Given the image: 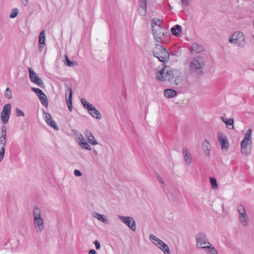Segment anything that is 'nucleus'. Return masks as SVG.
I'll return each instance as SVG.
<instances>
[{
  "label": "nucleus",
  "instance_id": "6e6d98bb",
  "mask_svg": "<svg viewBox=\"0 0 254 254\" xmlns=\"http://www.w3.org/2000/svg\"><path fill=\"white\" fill-rule=\"evenodd\" d=\"M68 107V109L69 110V111H72V105H68L67 106Z\"/></svg>",
  "mask_w": 254,
  "mask_h": 254
},
{
  "label": "nucleus",
  "instance_id": "0eeeda50",
  "mask_svg": "<svg viewBox=\"0 0 254 254\" xmlns=\"http://www.w3.org/2000/svg\"><path fill=\"white\" fill-rule=\"evenodd\" d=\"M118 217L120 220L125 224L132 231L136 230L135 222L132 217L122 215H118Z\"/></svg>",
  "mask_w": 254,
  "mask_h": 254
},
{
  "label": "nucleus",
  "instance_id": "58836bf2",
  "mask_svg": "<svg viewBox=\"0 0 254 254\" xmlns=\"http://www.w3.org/2000/svg\"><path fill=\"white\" fill-rule=\"evenodd\" d=\"M4 96L6 98H7L8 99H11L12 95H11V92L9 89V87H7L6 90L4 91Z\"/></svg>",
  "mask_w": 254,
  "mask_h": 254
},
{
  "label": "nucleus",
  "instance_id": "5fc2aeb1",
  "mask_svg": "<svg viewBox=\"0 0 254 254\" xmlns=\"http://www.w3.org/2000/svg\"><path fill=\"white\" fill-rule=\"evenodd\" d=\"M187 88V81L184 79V89L185 90Z\"/></svg>",
  "mask_w": 254,
  "mask_h": 254
},
{
  "label": "nucleus",
  "instance_id": "a211bd4d",
  "mask_svg": "<svg viewBox=\"0 0 254 254\" xmlns=\"http://www.w3.org/2000/svg\"><path fill=\"white\" fill-rule=\"evenodd\" d=\"M90 111H88L89 114L93 118L100 120L102 116L100 112L94 106H92Z\"/></svg>",
  "mask_w": 254,
  "mask_h": 254
},
{
  "label": "nucleus",
  "instance_id": "c03bdc74",
  "mask_svg": "<svg viewBox=\"0 0 254 254\" xmlns=\"http://www.w3.org/2000/svg\"><path fill=\"white\" fill-rule=\"evenodd\" d=\"M5 153V149L0 148V162L2 160Z\"/></svg>",
  "mask_w": 254,
  "mask_h": 254
},
{
  "label": "nucleus",
  "instance_id": "4d7b16f0",
  "mask_svg": "<svg viewBox=\"0 0 254 254\" xmlns=\"http://www.w3.org/2000/svg\"><path fill=\"white\" fill-rule=\"evenodd\" d=\"M93 152L94 154H95V155L98 154V152L96 150H93Z\"/></svg>",
  "mask_w": 254,
  "mask_h": 254
},
{
  "label": "nucleus",
  "instance_id": "de8ad7c7",
  "mask_svg": "<svg viewBox=\"0 0 254 254\" xmlns=\"http://www.w3.org/2000/svg\"><path fill=\"white\" fill-rule=\"evenodd\" d=\"M74 174L75 176L80 177L82 175V173L78 170H75L74 171Z\"/></svg>",
  "mask_w": 254,
  "mask_h": 254
},
{
  "label": "nucleus",
  "instance_id": "a878e982",
  "mask_svg": "<svg viewBox=\"0 0 254 254\" xmlns=\"http://www.w3.org/2000/svg\"><path fill=\"white\" fill-rule=\"evenodd\" d=\"M64 86L65 88V98H67V95H68V97H70L71 96V98H72V90L71 86L67 82L64 83Z\"/></svg>",
  "mask_w": 254,
  "mask_h": 254
},
{
  "label": "nucleus",
  "instance_id": "393cba45",
  "mask_svg": "<svg viewBox=\"0 0 254 254\" xmlns=\"http://www.w3.org/2000/svg\"><path fill=\"white\" fill-rule=\"evenodd\" d=\"M79 144L80 146L85 149L90 150H91V147L87 142L86 140L82 136L81 138H79Z\"/></svg>",
  "mask_w": 254,
  "mask_h": 254
},
{
  "label": "nucleus",
  "instance_id": "c85d7f7f",
  "mask_svg": "<svg viewBox=\"0 0 254 254\" xmlns=\"http://www.w3.org/2000/svg\"><path fill=\"white\" fill-rule=\"evenodd\" d=\"M180 73H178L177 75H175V77L173 81V83H175L176 85H180L182 84L183 80L182 77L179 75Z\"/></svg>",
  "mask_w": 254,
  "mask_h": 254
},
{
  "label": "nucleus",
  "instance_id": "3c124183",
  "mask_svg": "<svg viewBox=\"0 0 254 254\" xmlns=\"http://www.w3.org/2000/svg\"><path fill=\"white\" fill-rule=\"evenodd\" d=\"M157 178H158V180L159 182L160 183H161L162 184H164V182L163 179L160 176H158Z\"/></svg>",
  "mask_w": 254,
  "mask_h": 254
},
{
  "label": "nucleus",
  "instance_id": "7c9ffc66",
  "mask_svg": "<svg viewBox=\"0 0 254 254\" xmlns=\"http://www.w3.org/2000/svg\"><path fill=\"white\" fill-rule=\"evenodd\" d=\"M252 129L251 128L249 129L247 131V132L245 135V136L242 140H244V141H250L251 142L252 140L251 139V136L252 135Z\"/></svg>",
  "mask_w": 254,
  "mask_h": 254
},
{
  "label": "nucleus",
  "instance_id": "8fccbe9b",
  "mask_svg": "<svg viewBox=\"0 0 254 254\" xmlns=\"http://www.w3.org/2000/svg\"><path fill=\"white\" fill-rule=\"evenodd\" d=\"M181 1L183 3V4H184L186 6H187L189 5V0H181Z\"/></svg>",
  "mask_w": 254,
  "mask_h": 254
},
{
  "label": "nucleus",
  "instance_id": "f03ea898",
  "mask_svg": "<svg viewBox=\"0 0 254 254\" xmlns=\"http://www.w3.org/2000/svg\"><path fill=\"white\" fill-rule=\"evenodd\" d=\"M206 62V59L201 56L193 58L189 64L190 73L200 76H202L204 74L203 67Z\"/></svg>",
  "mask_w": 254,
  "mask_h": 254
},
{
  "label": "nucleus",
  "instance_id": "49530a36",
  "mask_svg": "<svg viewBox=\"0 0 254 254\" xmlns=\"http://www.w3.org/2000/svg\"><path fill=\"white\" fill-rule=\"evenodd\" d=\"M94 244L95 246L96 249L97 250H99L101 248L100 244L98 240H96L94 242Z\"/></svg>",
  "mask_w": 254,
  "mask_h": 254
},
{
  "label": "nucleus",
  "instance_id": "f3484780",
  "mask_svg": "<svg viewBox=\"0 0 254 254\" xmlns=\"http://www.w3.org/2000/svg\"><path fill=\"white\" fill-rule=\"evenodd\" d=\"M39 50L41 52L45 45V31L42 30L39 36Z\"/></svg>",
  "mask_w": 254,
  "mask_h": 254
},
{
  "label": "nucleus",
  "instance_id": "bb28decb",
  "mask_svg": "<svg viewBox=\"0 0 254 254\" xmlns=\"http://www.w3.org/2000/svg\"><path fill=\"white\" fill-rule=\"evenodd\" d=\"M240 220L241 222L242 223L243 225L246 226H247L248 224V219L247 215L246 214H243L240 215L239 216Z\"/></svg>",
  "mask_w": 254,
  "mask_h": 254
},
{
  "label": "nucleus",
  "instance_id": "ddd939ff",
  "mask_svg": "<svg viewBox=\"0 0 254 254\" xmlns=\"http://www.w3.org/2000/svg\"><path fill=\"white\" fill-rule=\"evenodd\" d=\"M138 11L140 15L144 16L147 12V0H138Z\"/></svg>",
  "mask_w": 254,
  "mask_h": 254
},
{
  "label": "nucleus",
  "instance_id": "37998d69",
  "mask_svg": "<svg viewBox=\"0 0 254 254\" xmlns=\"http://www.w3.org/2000/svg\"><path fill=\"white\" fill-rule=\"evenodd\" d=\"M18 11L17 8L13 9L12 12L10 15V17L12 18L16 17L18 14Z\"/></svg>",
  "mask_w": 254,
  "mask_h": 254
},
{
  "label": "nucleus",
  "instance_id": "cd10ccee",
  "mask_svg": "<svg viewBox=\"0 0 254 254\" xmlns=\"http://www.w3.org/2000/svg\"><path fill=\"white\" fill-rule=\"evenodd\" d=\"M81 102L84 108H85L87 111H90L91 110L90 109L91 108L92 105L88 102L85 99L82 98L81 99Z\"/></svg>",
  "mask_w": 254,
  "mask_h": 254
},
{
  "label": "nucleus",
  "instance_id": "39448f33",
  "mask_svg": "<svg viewBox=\"0 0 254 254\" xmlns=\"http://www.w3.org/2000/svg\"><path fill=\"white\" fill-rule=\"evenodd\" d=\"M153 53V55L163 63L165 64L169 60V52L161 44L156 45Z\"/></svg>",
  "mask_w": 254,
  "mask_h": 254
},
{
  "label": "nucleus",
  "instance_id": "f704fd0d",
  "mask_svg": "<svg viewBox=\"0 0 254 254\" xmlns=\"http://www.w3.org/2000/svg\"><path fill=\"white\" fill-rule=\"evenodd\" d=\"M237 209L238 212L239 213V215L243 214H246V212L245 209V207L242 204H239L237 206Z\"/></svg>",
  "mask_w": 254,
  "mask_h": 254
},
{
  "label": "nucleus",
  "instance_id": "79ce46f5",
  "mask_svg": "<svg viewBox=\"0 0 254 254\" xmlns=\"http://www.w3.org/2000/svg\"><path fill=\"white\" fill-rule=\"evenodd\" d=\"M149 239L151 241H152V242L153 243V242H155L156 243H157L158 241H159L160 240L159 239H158L157 237H156L155 236H154V235L153 234H151L150 236H149Z\"/></svg>",
  "mask_w": 254,
  "mask_h": 254
},
{
  "label": "nucleus",
  "instance_id": "9b49d317",
  "mask_svg": "<svg viewBox=\"0 0 254 254\" xmlns=\"http://www.w3.org/2000/svg\"><path fill=\"white\" fill-rule=\"evenodd\" d=\"M218 139L221 145V149L222 150H228L229 144L226 135L224 133L219 132L218 133Z\"/></svg>",
  "mask_w": 254,
  "mask_h": 254
},
{
  "label": "nucleus",
  "instance_id": "9d476101",
  "mask_svg": "<svg viewBox=\"0 0 254 254\" xmlns=\"http://www.w3.org/2000/svg\"><path fill=\"white\" fill-rule=\"evenodd\" d=\"M31 89L38 96L42 104L45 107H47L48 106V98L43 91L41 89L36 87H32Z\"/></svg>",
  "mask_w": 254,
  "mask_h": 254
},
{
  "label": "nucleus",
  "instance_id": "f257e3e1",
  "mask_svg": "<svg viewBox=\"0 0 254 254\" xmlns=\"http://www.w3.org/2000/svg\"><path fill=\"white\" fill-rule=\"evenodd\" d=\"M152 33L155 40L160 43L163 41V37L167 35V30L163 25V21L158 18H154L151 20Z\"/></svg>",
  "mask_w": 254,
  "mask_h": 254
},
{
  "label": "nucleus",
  "instance_id": "dca6fc26",
  "mask_svg": "<svg viewBox=\"0 0 254 254\" xmlns=\"http://www.w3.org/2000/svg\"><path fill=\"white\" fill-rule=\"evenodd\" d=\"M153 243L156 245L158 248L163 251L165 254H170L168 246L161 240L160 239L157 243L153 242Z\"/></svg>",
  "mask_w": 254,
  "mask_h": 254
},
{
  "label": "nucleus",
  "instance_id": "ea45409f",
  "mask_svg": "<svg viewBox=\"0 0 254 254\" xmlns=\"http://www.w3.org/2000/svg\"><path fill=\"white\" fill-rule=\"evenodd\" d=\"M6 137V127L5 125H3L1 127V136Z\"/></svg>",
  "mask_w": 254,
  "mask_h": 254
},
{
  "label": "nucleus",
  "instance_id": "412c9836",
  "mask_svg": "<svg viewBox=\"0 0 254 254\" xmlns=\"http://www.w3.org/2000/svg\"><path fill=\"white\" fill-rule=\"evenodd\" d=\"M85 135L90 144L93 145L98 144V142L95 139L94 135L90 131L86 130Z\"/></svg>",
  "mask_w": 254,
  "mask_h": 254
},
{
  "label": "nucleus",
  "instance_id": "c9c22d12",
  "mask_svg": "<svg viewBox=\"0 0 254 254\" xmlns=\"http://www.w3.org/2000/svg\"><path fill=\"white\" fill-rule=\"evenodd\" d=\"M6 142V137L5 136H0V145L1 146L0 148H4Z\"/></svg>",
  "mask_w": 254,
  "mask_h": 254
},
{
  "label": "nucleus",
  "instance_id": "7ed1b4c3",
  "mask_svg": "<svg viewBox=\"0 0 254 254\" xmlns=\"http://www.w3.org/2000/svg\"><path fill=\"white\" fill-rule=\"evenodd\" d=\"M178 73H179L178 70L170 69L169 66H165L156 73V78L159 81H168L172 83L175 75H177Z\"/></svg>",
  "mask_w": 254,
  "mask_h": 254
},
{
  "label": "nucleus",
  "instance_id": "e433bc0d",
  "mask_svg": "<svg viewBox=\"0 0 254 254\" xmlns=\"http://www.w3.org/2000/svg\"><path fill=\"white\" fill-rule=\"evenodd\" d=\"M49 124H48L50 127L54 128L56 130H58L59 129V127L58 125L56 124L55 122L53 120L50 122H49Z\"/></svg>",
  "mask_w": 254,
  "mask_h": 254
},
{
  "label": "nucleus",
  "instance_id": "b1692460",
  "mask_svg": "<svg viewBox=\"0 0 254 254\" xmlns=\"http://www.w3.org/2000/svg\"><path fill=\"white\" fill-rule=\"evenodd\" d=\"M182 30V27L180 25H176L171 29L172 34L177 37L180 36Z\"/></svg>",
  "mask_w": 254,
  "mask_h": 254
},
{
  "label": "nucleus",
  "instance_id": "473e14b6",
  "mask_svg": "<svg viewBox=\"0 0 254 254\" xmlns=\"http://www.w3.org/2000/svg\"><path fill=\"white\" fill-rule=\"evenodd\" d=\"M210 182L212 189H216L218 188L217 181L215 178H210Z\"/></svg>",
  "mask_w": 254,
  "mask_h": 254
},
{
  "label": "nucleus",
  "instance_id": "1a4fd4ad",
  "mask_svg": "<svg viewBox=\"0 0 254 254\" xmlns=\"http://www.w3.org/2000/svg\"><path fill=\"white\" fill-rule=\"evenodd\" d=\"M28 71L30 81L41 88H43L44 87L43 81L34 72L32 68L29 67Z\"/></svg>",
  "mask_w": 254,
  "mask_h": 254
},
{
  "label": "nucleus",
  "instance_id": "72a5a7b5",
  "mask_svg": "<svg viewBox=\"0 0 254 254\" xmlns=\"http://www.w3.org/2000/svg\"><path fill=\"white\" fill-rule=\"evenodd\" d=\"M233 124L234 120L233 119H229L225 122V124L229 129H233L234 128Z\"/></svg>",
  "mask_w": 254,
  "mask_h": 254
},
{
  "label": "nucleus",
  "instance_id": "6e6552de",
  "mask_svg": "<svg viewBox=\"0 0 254 254\" xmlns=\"http://www.w3.org/2000/svg\"><path fill=\"white\" fill-rule=\"evenodd\" d=\"M11 106L10 104L8 103L5 105L1 112V120L2 123L6 124L9 119L11 114Z\"/></svg>",
  "mask_w": 254,
  "mask_h": 254
},
{
  "label": "nucleus",
  "instance_id": "aec40b11",
  "mask_svg": "<svg viewBox=\"0 0 254 254\" xmlns=\"http://www.w3.org/2000/svg\"><path fill=\"white\" fill-rule=\"evenodd\" d=\"M202 148L204 151V154L206 156H209L210 153L211 146L209 142L205 140L202 143Z\"/></svg>",
  "mask_w": 254,
  "mask_h": 254
},
{
  "label": "nucleus",
  "instance_id": "603ef678",
  "mask_svg": "<svg viewBox=\"0 0 254 254\" xmlns=\"http://www.w3.org/2000/svg\"><path fill=\"white\" fill-rule=\"evenodd\" d=\"M97 252L93 249L90 250L89 251V254H96Z\"/></svg>",
  "mask_w": 254,
  "mask_h": 254
},
{
  "label": "nucleus",
  "instance_id": "a18cd8bd",
  "mask_svg": "<svg viewBox=\"0 0 254 254\" xmlns=\"http://www.w3.org/2000/svg\"><path fill=\"white\" fill-rule=\"evenodd\" d=\"M65 99L66 100L67 106L72 105V98H71V96L68 98H65Z\"/></svg>",
  "mask_w": 254,
  "mask_h": 254
},
{
  "label": "nucleus",
  "instance_id": "4c0bfd02",
  "mask_svg": "<svg viewBox=\"0 0 254 254\" xmlns=\"http://www.w3.org/2000/svg\"><path fill=\"white\" fill-rule=\"evenodd\" d=\"M44 114L46 115L45 116V122L47 123V124L48 125V124H49V122H51L53 120V119H52V116L50 115V114H49V113H45Z\"/></svg>",
  "mask_w": 254,
  "mask_h": 254
},
{
  "label": "nucleus",
  "instance_id": "09e8293b",
  "mask_svg": "<svg viewBox=\"0 0 254 254\" xmlns=\"http://www.w3.org/2000/svg\"><path fill=\"white\" fill-rule=\"evenodd\" d=\"M21 3L24 6H27L28 3V0H19Z\"/></svg>",
  "mask_w": 254,
  "mask_h": 254
},
{
  "label": "nucleus",
  "instance_id": "f8f14e48",
  "mask_svg": "<svg viewBox=\"0 0 254 254\" xmlns=\"http://www.w3.org/2000/svg\"><path fill=\"white\" fill-rule=\"evenodd\" d=\"M252 142L242 140L241 142V152L245 155L251 153Z\"/></svg>",
  "mask_w": 254,
  "mask_h": 254
},
{
  "label": "nucleus",
  "instance_id": "20e7f679",
  "mask_svg": "<svg viewBox=\"0 0 254 254\" xmlns=\"http://www.w3.org/2000/svg\"><path fill=\"white\" fill-rule=\"evenodd\" d=\"M34 225L37 233L42 232L44 229L43 219L41 217V211L37 206H34L33 211Z\"/></svg>",
  "mask_w": 254,
  "mask_h": 254
},
{
  "label": "nucleus",
  "instance_id": "2eb2a0df",
  "mask_svg": "<svg viewBox=\"0 0 254 254\" xmlns=\"http://www.w3.org/2000/svg\"><path fill=\"white\" fill-rule=\"evenodd\" d=\"M182 153L185 162L187 165H190L191 162V154L187 148L182 149Z\"/></svg>",
  "mask_w": 254,
  "mask_h": 254
},
{
  "label": "nucleus",
  "instance_id": "c756f323",
  "mask_svg": "<svg viewBox=\"0 0 254 254\" xmlns=\"http://www.w3.org/2000/svg\"><path fill=\"white\" fill-rule=\"evenodd\" d=\"M95 217L98 220L101 221L105 224H108L109 223L108 219L106 218L102 214L96 213Z\"/></svg>",
  "mask_w": 254,
  "mask_h": 254
},
{
  "label": "nucleus",
  "instance_id": "5701e85b",
  "mask_svg": "<svg viewBox=\"0 0 254 254\" xmlns=\"http://www.w3.org/2000/svg\"><path fill=\"white\" fill-rule=\"evenodd\" d=\"M177 92L174 89L168 88L165 89L164 91V96L168 98H171L175 97L177 94Z\"/></svg>",
  "mask_w": 254,
  "mask_h": 254
},
{
  "label": "nucleus",
  "instance_id": "2f4dec72",
  "mask_svg": "<svg viewBox=\"0 0 254 254\" xmlns=\"http://www.w3.org/2000/svg\"><path fill=\"white\" fill-rule=\"evenodd\" d=\"M64 63H65L66 65H67V66H68L69 67H72V66H73L74 65L77 64H76V62H74L71 61L69 59L68 56H67L66 55L65 56V61H64Z\"/></svg>",
  "mask_w": 254,
  "mask_h": 254
},
{
  "label": "nucleus",
  "instance_id": "423d86ee",
  "mask_svg": "<svg viewBox=\"0 0 254 254\" xmlns=\"http://www.w3.org/2000/svg\"><path fill=\"white\" fill-rule=\"evenodd\" d=\"M229 41L230 43L241 48L244 47L246 45L245 35L240 31L234 32L231 37L229 38Z\"/></svg>",
  "mask_w": 254,
  "mask_h": 254
},
{
  "label": "nucleus",
  "instance_id": "4be33fe9",
  "mask_svg": "<svg viewBox=\"0 0 254 254\" xmlns=\"http://www.w3.org/2000/svg\"><path fill=\"white\" fill-rule=\"evenodd\" d=\"M208 244L209 245L207 246L200 247V248L202 249H207V252L208 254H217V250L214 247H213L209 242H208Z\"/></svg>",
  "mask_w": 254,
  "mask_h": 254
},
{
  "label": "nucleus",
  "instance_id": "6ab92c4d",
  "mask_svg": "<svg viewBox=\"0 0 254 254\" xmlns=\"http://www.w3.org/2000/svg\"><path fill=\"white\" fill-rule=\"evenodd\" d=\"M191 49L192 51L197 54L205 51L203 46L201 44L197 43H193L191 45Z\"/></svg>",
  "mask_w": 254,
  "mask_h": 254
},
{
  "label": "nucleus",
  "instance_id": "4468645a",
  "mask_svg": "<svg viewBox=\"0 0 254 254\" xmlns=\"http://www.w3.org/2000/svg\"><path fill=\"white\" fill-rule=\"evenodd\" d=\"M196 244L197 246H201L202 244H208L205 234L202 232L198 233L196 236Z\"/></svg>",
  "mask_w": 254,
  "mask_h": 254
},
{
  "label": "nucleus",
  "instance_id": "864d4df0",
  "mask_svg": "<svg viewBox=\"0 0 254 254\" xmlns=\"http://www.w3.org/2000/svg\"><path fill=\"white\" fill-rule=\"evenodd\" d=\"M220 119H221V120H222L224 123H225V122H226V121H227V120H228L226 118H224V117H220Z\"/></svg>",
  "mask_w": 254,
  "mask_h": 254
},
{
  "label": "nucleus",
  "instance_id": "a19ab883",
  "mask_svg": "<svg viewBox=\"0 0 254 254\" xmlns=\"http://www.w3.org/2000/svg\"><path fill=\"white\" fill-rule=\"evenodd\" d=\"M16 115L17 117H24L25 114L24 113L18 108H16Z\"/></svg>",
  "mask_w": 254,
  "mask_h": 254
}]
</instances>
